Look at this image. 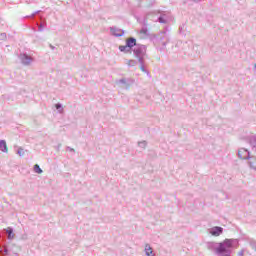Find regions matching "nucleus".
<instances>
[{
    "instance_id": "1",
    "label": "nucleus",
    "mask_w": 256,
    "mask_h": 256,
    "mask_svg": "<svg viewBox=\"0 0 256 256\" xmlns=\"http://www.w3.org/2000/svg\"><path fill=\"white\" fill-rule=\"evenodd\" d=\"M235 240L233 239H226L223 242L219 244V246L216 248V253H227L229 249H233Z\"/></svg>"
},
{
    "instance_id": "2",
    "label": "nucleus",
    "mask_w": 256,
    "mask_h": 256,
    "mask_svg": "<svg viewBox=\"0 0 256 256\" xmlns=\"http://www.w3.org/2000/svg\"><path fill=\"white\" fill-rule=\"evenodd\" d=\"M210 233L214 237H219V235H221V233H223V228H221V227H214V228H212Z\"/></svg>"
},
{
    "instance_id": "3",
    "label": "nucleus",
    "mask_w": 256,
    "mask_h": 256,
    "mask_svg": "<svg viewBox=\"0 0 256 256\" xmlns=\"http://www.w3.org/2000/svg\"><path fill=\"white\" fill-rule=\"evenodd\" d=\"M135 45H137V40L135 38L126 39V46H128L129 49H132V47H135Z\"/></svg>"
},
{
    "instance_id": "4",
    "label": "nucleus",
    "mask_w": 256,
    "mask_h": 256,
    "mask_svg": "<svg viewBox=\"0 0 256 256\" xmlns=\"http://www.w3.org/2000/svg\"><path fill=\"white\" fill-rule=\"evenodd\" d=\"M0 149L3 153H9V147H7V142L5 140L0 141Z\"/></svg>"
},
{
    "instance_id": "5",
    "label": "nucleus",
    "mask_w": 256,
    "mask_h": 256,
    "mask_svg": "<svg viewBox=\"0 0 256 256\" xmlns=\"http://www.w3.org/2000/svg\"><path fill=\"white\" fill-rule=\"evenodd\" d=\"M111 32L113 35H115V37H123V30L119 28H111Z\"/></svg>"
},
{
    "instance_id": "6",
    "label": "nucleus",
    "mask_w": 256,
    "mask_h": 256,
    "mask_svg": "<svg viewBox=\"0 0 256 256\" xmlns=\"http://www.w3.org/2000/svg\"><path fill=\"white\" fill-rule=\"evenodd\" d=\"M145 253L147 256H155V254H153V248H151L149 244L145 245Z\"/></svg>"
},
{
    "instance_id": "7",
    "label": "nucleus",
    "mask_w": 256,
    "mask_h": 256,
    "mask_svg": "<svg viewBox=\"0 0 256 256\" xmlns=\"http://www.w3.org/2000/svg\"><path fill=\"white\" fill-rule=\"evenodd\" d=\"M6 233L8 234V239H15V234H13V228L8 227L6 229Z\"/></svg>"
},
{
    "instance_id": "8",
    "label": "nucleus",
    "mask_w": 256,
    "mask_h": 256,
    "mask_svg": "<svg viewBox=\"0 0 256 256\" xmlns=\"http://www.w3.org/2000/svg\"><path fill=\"white\" fill-rule=\"evenodd\" d=\"M34 171L35 173H38V175H41V173H43V170L41 169V167H39V164L34 165Z\"/></svg>"
},
{
    "instance_id": "9",
    "label": "nucleus",
    "mask_w": 256,
    "mask_h": 256,
    "mask_svg": "<svg viewBox=\"0 0 256 256\" xmlns=\"http://www.w3.org/2000/svg\"><path fill=\"white\" fill-rule=\"evenodd\" d=\"M241 153H246L248 155L247 150L242 149V150H239V152H238L240 159H247V156H243Z\"/></svg>"
},
{
    "instance_id": "10",
    "label": "nucleus",
    "mask_w": 256,
    "mask_h": 256,
    "mask_svg": "<svg viewBox=\"0 0 256 256\" xmlns=\"http://www.w3.org/2000/svg\"><path fill=\"white\" fill-rule=\"evenodd\" d=\"M250 167H252V169H255L256 171V158H252L250 160Z\"/></svg>"
},
{
    "instance_id": "11",
    "label": "nucleus",
    "mask_w": 256,
    "mask_h": 256,
    "mask_svg": "<svg viewBox=\"0 0 256 256\" xmlns=\"http://www.w3.org/2000/svg\"><path fill=\"white\" fill-rule=\"evenodd\" d=\"M17 153L20 157H23V155H25V150H23V148H19Z\"/></svg>"
},
{
    "instance_id": "12",
    "label": "nucleus",
    "mask_w": 256,
    "mask_h": 256,
    "mask_svg": "<svg viewBox=\"0 0 256 256\" xmlns=\"http://www.w3.org/2000/svg\"><path fill=\"white\" fill-rule=\"evenodd\" d=\"M127 47H128L127 44L125 46H119V50L122 51V52L126 51Z\"/></svg>"
},
{
    "instance_id": "13",
    "label": "nucleus",
    "mask_w": 256,
    "mask_h": 256,
    "mask_svg": "<svg viewBox=\"0 0 256 256\" xmlns=\"http://www.w3.org/2000/svg\"><path fill=\"white\" fill-rule=\"evenodd\" d=\"M55 107L56 109H61V104H56Z\"/></svg>"
},
{
    "instance_id": "14",
    "label": "nucleus",
    "mask_w": 256,
    "mask_h": 256,
    "mask_svg": "<svg viewBox=\"0 0 256 256\" xmlns=\"http://www.w3.org/2000/svg\"><path fill=\"white\" fill-rule=\"evenodd\" d=\"M159 21H160V23H165V21H163V18H159Z\"/></svg>"
},
{
    "instance_id": "15",
    "label": "nucleus",
    "mask_w": 256,
    "mask_h": 256,
    "mask_svg": "<svg viewBox=\"0 0 256 256\" xmlns=\"http://www.w3.org/2000/svg\"><path fill=\"white\" fill-rule=\"evenodd\" d=\"M140 33H145V30H141Z\"/></svg>"
},
{
    "instance_id": "16",
    "label": "nucleus",
    "mask_w": 256,
    "mask_h": 256,
    "mask_svg": "<svg viewBox=\"0 0 256 256\" xmlns=\"http://www.w3.org/2000/svg\"><path fill=\"white\" fill-rule=\"evenodd\" d=\"M194 1H199V0H194Z\"/></svg>"
}]
</instances>
